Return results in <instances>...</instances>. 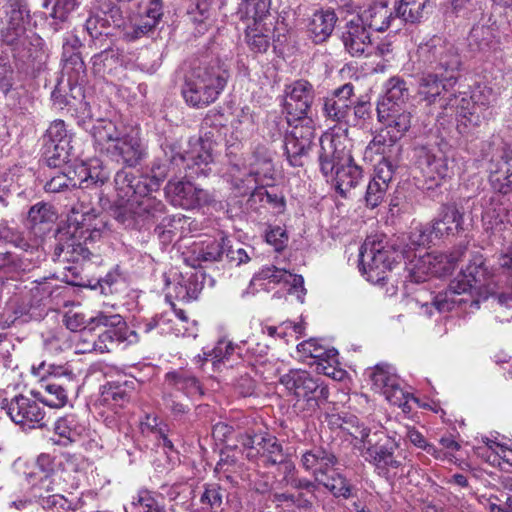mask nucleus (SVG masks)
<instances>
[{
  "instance_id": "nucleus-61",
  "label": "nucleus",
  "mask_w": 512,
  "mask_h": 512,
  "mask_svg": "<svg viewBox=\"0 0 512 512\" xmlns=\"http://www.w3.org/2000/svg\"><path fill=\"white\" fill-rule=\"evenodd\" d=\"M318 483L322 484L336 497L349 498L351 495L350 484L346 478L340 474L332 475L330 477L328 475L324 478L323 482Z\"/></svg>"
},
{
  "instance_id": "nucleus-10",
  "label": "nucleus",
  "mask_w": 512,
  "mask_h": 512,
  "mask_svg": "<svg viewBox=\"0 0 512 512\" xmlns=\"http://www.w3.org/2000/svg\"><path fill=\"white\" fill-rule=\"evenodd\" d=\"M418 60L425 69L438 73L441 77L457 76L462 59L458 49L441 37L434 36L421 44L417 50Z\"/></svg>"
},
{
  "instance_id": "nucleus-24",
  "label": "nucleus",
  "mask_w": 512,
  "mask_h": 512,
  "mask_svg": "<svg viewBox=\"0 0 512 512\" xmlns=\"http://www.w3.org/2000/svg\"><path fill=\"white\" fill-rule=\"evenodd\" d=\"M209 127H211V119L205 118L202 123L203 134L198 139L189 142L190 149L186 154L192 165L207 166L213 161V148L219 137V130L205 131Z\"/></svg>"
},
{
  "instance_id": "nucleus-8",
  "label": "nucleus",
  "mask_w": 512,
  "mask_h": 512,
  "mask_svg": "<svg viewBox=\"0 0 512 512\" xmlns=\"http://www.w3.org/2000/svg\"><path fill=\"white\" fill-rule=\"evenodd\" d=\"M280 383L295 398L294 406L308 414L314 413L329 397L328 387L306 370L291 369L280 377Z\"/></svg>"
},
{
  "instance_id": "nucleus-46",
  "label": "nucleus",
  "mask_w": 512,
  "mask_h": 512,
  "mask_svg": "<svg viewBox=\"0 0 512 512\" xmlns=\"http://www.w3.org/2000/svg\"><path fill=\"white\" fill-rule=\"evenodd\" d=\"M430 0H396V16L408 23L419 22L425 15Z\"/></svg>"
},
{
  "instance_id": "nucleus-7",
  "label": "nucleus",
  "mask_w": 512,
  "mask_h": 512,
  "mask_svg": "<svg viewBox=\"0 0 512 512\" xmlns=\"http://www.w3.org/2000/svg\"><path fill=\"white\" fill-rule=\"evenodd\" d=\"M90 220L91 215L88 211L79 213L75 209L72 210L66 230L60 233L59 255L63 254L66 260L73 262L90 257L88 244L100 239L102 234L96 225L92 227Z\"/></svg>"
},
{
  "instance_id": "nucleus-14",
  "label": "nucleus",
  "mask_w": 512,
  "mask_h": 512,
  "mask_svg": "<svg viewBox=\"0 0 512 512\" xmlns=\"http://www.w3.org/2000/svg\"><path fill=\"white\" fill-rule=\"evenodd\" d=\"M0 405L11 421L23 429L41 428L45 425V410L32 397L19 394L10 400L3 399Z\"/></svg>"
},
{
  "instance_id": "nucleus-30",
  "label": "nucleus",
  "mask_w": 512,
  "mask_h": 512,
  "mask_svg": "<svg viewBox=\"0 0 512 512\" xmlns=\"http://www.w3.org/2000/svg\"><path fill=\"white\" fill-rule=\"evenodd\" d=\"M457 79V76L441 77L426 69L419 80V95L428 105L437 104L447 89L455 86Z\"/></svg>"
},
{
  "instance_id": "nucleus-18",
  "label": "nucleus",
  "mask_w": 512,
  "mask_h": 512,
  "mask_svg": "<svg viewBox=\"0 0 512 512\" xmlns=\"http://www.w3.org/2000/svg\"><path fill=\"white\" fill-rule=\"evenodd\" d=\"M373 389L385 396L392 405L406 407L409 395L400 385V379L389 365H376L370 374Z\"/></svg>"
},
{
  "instance_id": "nucleus-3",
  "label": "nucleus",
  "mask_w": 512,
  "mask_h": 512,
  "mask_svg": "<svg viewBox=\"0 0 512 512\" xmlns=\"http://www.w3.org/2000/svg\"><path fill=\"white\" fill-rule=\"evenodd\" d=\"M350 140L341 134H325L320 138L319 164L322 173L334 178L336 189L346 196L362 178L349 148Z\"/></svg>"
},
{
  "instance_id": "nucleus-42",
  "label": "nucleus",
  "mask_w": 512,
  "mask_h": 512,
  "mask_svg": "<svg viewBox=\"0 0 512 512\" xmlns=\"http://www.w3.org/2000/svg\"><path fill=\"white\" fill-rule=\"evenodd\" d=\"M230 184L239 196L251 195L253 190L258 189L260 185H270L249 170L242 172L238 165H233L230 170Z\"/></svg>"
},
{
  "instance_id": "nucleus-62",
  "label": "nucleus",
  "mask_w": 512,
  "mask_h": 512,
  "mask_svg": "<svg viewBox=\"0 0 512 512\" xmlns=\"http://www.w3.org/2000/svg\"><path fill=\"white\" fill-rule=\"evenodd\" d=\"M73 171H68L67 173H61L54 177H52L48 182H46L44 188L46 192L50 193H58L70 187H77V180L75 175H71Z\"/></svg>"
},
{
  "instance_id": "nucleus-9",
  "label": "nucleus",
  "mask_w": 512,
  "mask_h": 512,
  "mask_svg": "<svg viewBox=\"0 0 512 512\" xmlns=\"http://www.w3.org/2000/svg\"><path fill=\"white\" fill-rule=\"evenodd\" d=\"M399 257V253L383 237L368 236L359 252L360 271L369 282L383 283Z\"/></svg>"
},
{
  "instance_id": "nucleus-38",
  "label": "nucleus",
  "mask_w": 512,
  "mask_h": 512,
  "mask_svg": "<svg viewBox=\"0 0 512 512\" xmlns=\"http://www.w3.org/2000/svg\"><path fill=\"white\" fill-rule=\"evenodd\" d=\"M164 387L165 391L176 390L187 396L202 394L198 379L183 369L167 372L164 377Z\"/></svg>"
},
{
  "instance_id": "nucleus-19",
  "label": "nucleus",
  "mask_w": 512,
  "mask_h": 512,
  "mask_svg": "<svg viewBox=\"0 0 512 512\" xmlns=\"http://www.w3.org/2000/svg\"><path fill=\"white\" fill-rule=\"evenodd\" d=\"M416 164L426 180L431 182L429 188L439 186L444 179L452 174L448 158L439 150L434 152L427 147L417 148Z\"/></svg>"
},
{
  "instance_id": "nucleus-53",
  "label": "nucleus",
  "mask_w": 512,
  "mask_h": 512,
  "mask_svg": "<svg viewBox=\"0 0 512 512\" xmlns=\"http://www.w3.org/2000/svg\"><path fill=\"white\" fill-rule=\"evenodd\" d=\"M257 454H260L264 463L269 465L280 464L285 459L282 445L276 437L269 434L264 435L263 439L259 442Z\"/></svg>"
},
{
  "instance_id": "nucleus-5",
  "label": "nucleus",
  "mask_w": 512,
  "mask_h": 512,
  "mask_svg": "<svg viewBox=\"0 0 512 512\" xmlns=\"http://www.w3.org/2000/svg\"><path fill=\"white\" fill-rule=\"evenodd\" d=\"M4 9L6 26L0 31L2 41L12 48L15 58L22 61L34 58L41 38L32 30L27 0H8Z\"/></svg>"
},
{
  "instance_id": "nucleus-2",
  "label": "nucleus",
  "mask_w": 512,
  "mask_h": 512,
  "mask_svg": "<svg viewBox=\"0 0 512 512\" xmlns=\"http://www.w3.org/2000/svg\"><path fill=\"white\" fill-rule=\"evenodd\" d=\"M116 199L113 217L127 228H135L149 219H157L165 205L150 195L147 177L136 178L127 170H119L114 177Z\"/></svg>"
},
{
  "instance_id": "nucleus-4",
  "label": "nucleus",
  "mask_w": 512,
  "mask_h": 512,
  "mask_svg": "<svg viewBox=\"0 0 512 512\" xmlns=\"http://www.w3.org/2000/svg\"><path fill=\"white\" fill-rule=\"evenodd\" d=\"M90 133L96 150L118 163L135 167L146 155L138 132L131 130L122 133L111 120H96Z\"/></svg>"
},
{
  "instance_id": "nucleus-45",
  "label": "nucleus",
  "mask_w": 512,
  "mask_h": 512,
  "mask_svg": "<svg viewBox=\"0 0 512 512\" xmlns=\"http://www.w3.org/2000/svg\"><path fill=\"white\" fill-rule=\"evenodd\" d=\"M55 433L66 443L78 441L86 432V426L74 414H67L54 423Z\"/></svg>"
},
{
  "instance_id": "nucleus-6",
  "label": "nucleus",
  "mask_w": 512,
  "mask_h": 512,
  "mask_svg": "<svg viewBox=\"0 0 512 512\" xmlns=\"http://www.w3.org/2000/svg\"><path fill=\"white\" fill-rule=\"evenodd\" d=\"M228 78V70L219 60L202 62L186 75L182 95L189 106L204 108L218 99Z\"/></svg>"
},
{
  "instance_id": "nucleus-26",
  "label": "nucleus",
  "mask_w": 512,
  "mask_h": 512,
  "mask_svg": "<svg viewBox=\"0 0 512 512\" xmlns=\"http://www.w3.org/2000/svg\"><path fill=\"white\" fill-rule=\"evenodd\" d=\"M56 218V212L48 203L38 202L31 206L26 221L29 234L33 235L30 241L36 242L37 247L41 248L43 236L50 231Z\"/></svg>"
},
{
  "instance_id": "nucleus-35",
  "label": "nucleus",
  "mask_w": 512,
  "mask_h": 512,
  "mask_svg": "<svg viewBox=\"0 0 512 512\" xmlns=\"http://www.w3.org/2000/svg\"><path fill=\"white\" fill-rule=\"evenodd\" d=\"M337 20L336 13L331 9L314 12L307 26L309 37L316 44L325 42L331 36Z\"/></svg>"
},
{
  "instance_id": "nucleus-23",
  "label": "nucleus",
  "mask_w": 512,
  "mask_h": 512,
  "mask_svg": "<svg viewBox=\"0 0 512 512\" xmlns=\"http://www.w3.org/2000/svg\"><path fill=\"white\" fill-rule=\"evenodd\" d=\"M345 50L353 57L369 55L371 49L370 30L358 17H352L345 24L341 36Z\"/></svg>"
},
{
  "instance_id": "nucleus-34",
  "label": "nucleus",
  "mask_w": 512,
  "mask_h": 512,
  "mask_svg": "<svg viewBox=\"0 0 512 512\" xmlns=\"http://www.w3.org/2000/svg\"><path fill=\"white\" fill-rule=\"evenodd\" d=\"M369 29L377 32H384L390 28L393 21L398 17L395 14V7L389 8L384 1H375L368 8L356 15Z\"/></svg>"
},
{
  "instance_id": "nucleus-52",
  "label": "nucleus",
  "mask_w": 512,
  "mask_h": 512,
  "mask_svg": "<svg viewBox=\"0 0 512 512\" xmlns=\"http://www.w3.org/2000/svg\"><path fill=\"white\" fill-rule=\"evenodd\" d=\"M266 186L267 185H260L258 189L253 190L248 199V204L255 209L268 205L278 212L282 211L285 207L284 197L268 191Z\"/></svg>"
},
{
  "instance_id": "nucleus-22",
  "label": "nucleus",
  "mask_w": 512,
  "mask_h": 512,
  "mask_svg": "<svg viewBox=\"0 0 512 512\" xmlns=\"http://www.w3.org/2000/svg\"><path fill=\"white\" fill-rule=\"evenodd\" d=\"M164 158L157 159L153 162L151 167V175L146 176L148 178L149 192L155 191L159 188L160 184L167 178L168 172L171 167H179L185 165L191 169L193 165L187 154H182L176 145H166L163 148Z\"/></svg>"
},
{
  "instance_id": "nucleus-57",
  "label": "nucleus",
  "mask_w": 512,
  "mask_h": 512,
  "mask_svg": "<svg viewBox=\"0 0 512 512\" xmlns=\"http://www.w3.org/2000/svg\"><path fill=\"white\" fill-rule=\"evenodd\" d=\"M236 346L227 340H219L216 346L208 352H203L204 361H212L214 367L229 360L233 355Z\"/></svg>"
},
{
  "instance_id": "nucleus-39",
  "label": "nucleus",
  "mask_w": 512,
  "mask_h": 512,
  "mask_svg": "<svg viewBox=\"0 0 512 512\" xmlns=\"http://www.w3.org/2000/svg\"><path fill=\"white\" fill-rule=\"evenodd\" d=\"M73 174L77 180V187L82 189L91 186H102L109 179L108 171L98 161L76 165Z\"/></svg>"
},
{
  "instance_id": "nucleus-25",
  "label": "nucleus",
  "mask_w": 512,
  "mask_h": 512,
  "mask_svg": "<svg viewBox=\"0 0 512 512\" xmlns=\"http://www.w3.org/2000/svg\"><path fill=\"white\" fill-rule=\"evenodd\" d=\"M470 100L469 115H464V126H472V130L479 127L491 114L489 105L495 100L493 90L485 85H475L468 95Z\"/></svg>"
},
{
  "instance_id": "nucleus-59",
  "label": "nucleus",
  "mask_w": 512,
  "mask_h": 512,
  "mask_svg": "<svg viewBox=\"0 0 512 512\" xmlns=\"http://www.w3.org/2000/svg\"><path fill=\"white\" fill-rule=\"evenodd\" d=\"M254 26L247 27L246 42L252 51L256 53L266 52L270 45V37L259 28V24Z\"/></svg>"
},
{
  "instance_id": "nucleus-64",
  "label": "nucleus",
  "mask_w": 512,
  "mask_h": 512,
  "mask_svg": "<svg viewBox=\"0 0 512 512\" xmlns=\"http://www.w3.org/2000/svg\"><path fill=\"white\" fill-rule=\"evenodd\" d=\"M387 189L388 188L384 186L383 183L371 179L365 193L366 205L370 208L377 207L383 201Z\"/></svg>"
},
{
  "instance_id": "nucleus-29",
  "label": "nucleus",
  "mask_w": 512,
  "mask_h": 512,
  "mask_svg": "<svg viewBox=\"0 0 512 512\" xmlns=\"http://www.w3.org/2000/svg\"><path fill=\"white\" fill-rule=\"evenodd\" d=\"M336 463V456L322 447H313L301 456L302 467L314 476L315 482H323Z\"/></svg>"
},
{
  "instance_id": "nucleus-20",
  "label": "nucleus",
  "mask_w": 512,
  "mask_h": 512,
  "mask_svg": "<svg viewBox=\"0 0 512 512\" xmlns=\"http://www.w3.org/2000/svg\"><path fill=\"white\" fill-rule=\"evenodd\" d=\"M315 137V129L311 117L304 118V123H297L286 135L284 141L285 153L293 166H300L301 157L311 148Z\"/></svg>"
},
{
  "instance_id": "nucleus-27",
  "label": "nucleus",
  "mask_w": 512,
  "mask_h": 512,
  "mask_svg": "<svg viewBox=\"0 0 512 512\" xmlns=\"http://www.w3.org/2000/svg\"><path fill=\"white\" fill-rule=\"evenodd\" d=\"M464 214L455 203L442 204L431 221V232L436 238L458 234L463 230Z\"/></svg>"
},
{
  "instance_id": "nucleus-15",
  "label": "nucleus",
  "mask_w": 512,
  "mask_h": 512,
  "mask_svg": "<svg viewBox=\"0 0 512 512\" xmlns=\"http://www.w3.org/2000/svg\"><path fill=\"white\" fill-rule=\"evenodd\" d=\"M284 109L288 114L287 121L304 123V118L309 115L315 98L313 85L303 79L292 82L285 88Z\"/></svg>"
},
{
  "instance_id": "nucleus-41",
  "label": "nucleus",
  "mask_w": 512,
  "mask_h": 512,
  "mask_svg": "<svg viewBox=\"0 0 512 512\" xmlns=\"http://www.w3.org/2000/svg\"><path fill=\"white\" fill-rule=\"evenodd\" d=\"M467 40L468 46L473 52H487L494 49L498 44L495 29L484 24L474 25Z\"/></svg>"
},
{
  "instance_id": "nucleus-21",
  "label": "nucleus",
  "mask_w": 512,
  "mask_h": 512,
  "mask_svg": "<svg viewBox=\"0 0 512 512\" xmlns=\"http://www.w3.org/2000/svg\"><path fill=\"white\" fill-rule=\"evenodd\" d=\"M165 191L173 205L184 209L207 205L212 201V196L208 191L198 188L188 181L170 180Z\"/></svg>"
},
{
  "instance_id": "nucleus-12",
  "label": "nucleus",
  "mask_w": 512,
  "mask_h": 512,
  "mask_svg": "<svg viewBox=\"0 0 512 512\" xmlns=\"http://www.w3.org/2000/svg\"><path fill=\"white\" fill-rule=\"evenodd\" d=\"M377 114L385 129L373 138L368 147L378 154H385L386 148L393 146L409 130L411 114L403 107L388 108L387 104H378Z\"/></svg>"
},
{
  "instance_id": "nucleus-1",
  "label": "nucleus",
  "mask_w": 512,
  "mask_h": 512,
  "mask_svg": "<svg viewBox=\"0 0 512 512\" xmlns=\"http://www.w3.org/2000/svg\"><path fill=\"white\" fill-rule=\"evenodd\" d=\"M81 460L73 454L59 457L41 453L35 460V470L25 474L37 503L49 512L77 511L82 507L78 497H66L61 492L78 487Z\"/></svg>"
},
{
  "instance_id": "nucleus-16",
  "label": "nucleus",
  "mask_w": 512,
  "mask_h": 512,
  "mask_svg": "<svg viewBox=\"0 0 512 512\" xmlns=\"http://www.w3.org/2000/svg\"><path fill=\"white\" fill-rule=\"evenodd\" d=\"M399 445L395 439L381 433L375 444L370 443L363 452L367 461L375 466L380 475L388 477L390 471L397 470L403 465L405 455H395Z\"/></svg>"
},
{
  "instance_id": "nucleus-28",
  "label": "nucleus",
  "mask_w": 512,
  "mask_h": 512,
  "mask_svg": "<svg viewBox=\"0 0 512 512\" xmlns=\"http://www.w3.org/2000/svg\"><path fill=\"white\" fill-rule=\"evenodd\" d=\"M353 96L354 86L351 83H345L335 89L330 97L324 99V116L334 122L344 120L354 105Z\"/></svg>"
},
{
  "instance_id": "nucleus-36",
  "label": "nucleus",
  "mask_w": 512,
  "mask_h": 512,
  "mask_svg": "<svg viewBox=\"0 0 512 512\" xmlns=\"http://www.w3.org/2000/svg\"><path fill=\"white\" fill-rule=\"evenodd\" d=\"M468 286L469 284L453 280L447 290L439 292L433 298V306L440 313L451 311L455 306L466 304L471 306V299H469L466 292Z\"/></svg>"
},
{
  "instance_id": "nucleus-49",
  "label": "nucleus",
  "mask_w": 512,
  "mask_h": 512,
  "mask_svg": "<svg viewBox=\"0 0 512 512\" xmlns=\"http://www.w3.org/2000/svg\"><path fill=\"white\" fill-rule=\"evenodd\" d=\"M385 88V96L379 104H387L388 108L402 107L409 98L407 83L399 77L390 78Z\"/></svg>"
},
{
  "instance_id": "nucleus-58",
  "label": "nucleus",
  "mask_w": 512,
  "mask_h": 512,
  "mask_svg": "<svg viewBox=\"0 0 512 512\" xmlns=\"http://www.w3.org/2000/svg\"><path fill=\"white\" fill-rule=\"evenodd\" d=\"M44 154L50 167H58L69 160L71 146L69 144L45 143Z\"/></svg>"
},
{
  "instance_id": "nucleus-13",
  "label": "nucleus",
  "mask_w": 512,
  "mask_h": 512,
  "mask_svg": "<svg viewBox=\"0 0 512 512\" xmlns=\"http://www.w3.org/2000/svg\"><path fill=\"white\" fill-rule=\"evenodd\" d=\"M465 251V246H457L449 254L433 252L419 256L409 264L408 271L411 280L420 283L426 281L430 276L450 275L464 256Z\"/></svg>"
},
{
  "instance_id": "nucleus-17",
  "label": "nucleus",
  "mask_w": 512,
  "mask_h": 512,
  "mask_svg": "<svg viewBox=\"0 0 512 512\" xmlns=\"http://www.w3.org/2000/svg\"><path fill=\"white\" fill-rule=\"evenodd\" d=\"M89 326L90 330L105 328L94 342L95 349L100 352H108L115 344L123 343L127 339L121 330L125 328V321L119 314L107 315L100 312L89 319Z\"/></svg>"
},
{
  "instance_id": "nucleus-37",
  "label": "nucleus",
  "mask_w": 512,
  "mask_h": 512,
  "mask_svg": "<svg viewBox=\"0 0 512 512\" xmlns=\"http://www.w3.org/2000/svg\"><path fill=\"white\" fill-rule=\"evenodd\" d=\"M246 168L269 184L274 180L272 154L265 145L259 144L254 147L251 156L246 161Z\"/></svg>"
},
{
  "instance_id": "nucleus-55",
  "label": "nucleus",
  "mask_w": 512,
  "mask_h": 512,
  "mask_svg": "<svg viewBox=\"0 0 512 512\" xmlns=\"http://www.w3.org/2000/svg\"><path fill=\"white\" fill-rule=\"evenodd\" d=\"M229 242L231 241L228 237L220 236L218 239L203 244L198 251L197 259L209 263L221 261Z\"/></svg>"
},
{
  "instance_id": "nucleus-31",
  "label": "nucleus",
  "mask_w": 512,
  "mask_h": 512,
  "mask_svg": "<svg viewBox=\"0 0 512 512\" xmlns=\"http://www.w3.org/2000/svg\"><path fill=\"white\" fill-rule=\"evenodd\" d=\"M143 12L139 23L127 28L125 39L134 41L152 31L159 23L163 15L161 0H142Z\"/></svg>"
},
{
  "instance_id": "nucleus-11",
  "label": "nucleus",
  "mask_w": 512,
  "mask_h": 512,
  "mask_svg": "<svg viewBox=\"0 0 512 512\" xmlns=\"http://www.w3.org/2000/svg\"><path fill=\"white\" fill-rule=\"evenodd\" d=\"M484 264L482 255H474L455 281L469 284L466 292L469 299H471V307H474V309H478L480 302L487 300L489 296L496 300L498 304L508 306L512 301V296L504 293L495 294L489 289V276Z\"/></svg>"
},
{
  "instance_id": "nucleus-51",
  "label": "nucleus",
  "mask_w": 512,
  "mask_h": 512,
  "mask_svg": "<svg viewBox=\"0 0 512 512\" xmlns=\"http://www.w3.org/2000/svg\"><path fill=\"white\" fill-rule=\"evenodd\" d=\"M33 373L37 376L44 378L45 376H52V381H77L76 374L70 365H58L54 363H47L42 361L38 366L32 367Z\"/></svg>"
},
{
  "instance_id": "nucleus-48",
  "label": "nucleus",
  "mask_w": 512,
  "mask_h": 512,
  "mask_svg": "<svg viewBox=\"0 0 512 512\" xmlns=\"http://www.w3.org/2000/svg\"><path fill=\"white\" fill-rule=\"evenodd\" d=\"M227 493L217 483H206L203 485V491L199 496V503L203 511L218 512L223 510L224 500Z\"/></svg>"
},
{
  "instance_id": "nucleus-60",
  "label": "nucleus",
  "mask_w": 512,
  "mask_h": 512,
  "mask_svg": "<svg viewBox=\"0 0 512 512\" xmlns=\"http://www.w3.org/2000/svg\"><path fill=\"white\" fill-rule=\"evenodd\" d=\"M297 350L307 357L319 360H326L336 356V350H326L316 340L310 339L297 345Z\"/></svg>"
},
{
  "instance_id": "nucleus-44",
  "label": "nucleus",
  "mask_w": 512,
  "mask_h": 512,
  "mask_svg": "<svg viewBox=\"0 0 512 512\" xmlns=\"http://www.w3.org/2000/svg\"><path fill=\"white\" fill-rule=\"evenodd\" d=\"M45 7L51 5L50 17L48 26L53 33L60 31L63 28V23L68 21L70 15L78 7L77 0H46Z\"/></svg>"
},
{
  "instance_id": "nucleus-32",
  "label": "nucleus",
  "mask_w": 512,
  "mask_h": 512,
  "mask_svg": "<svg viewBox=\"0 0 512 512\" xmlns=\"http://www.w3.org/2000/svg\"><path fill=\"white\" fill-rule=\"evenodd\" d=\"M40 264L39 253L36 256H28V253H13L8 246L0 244V271L15 278L32 271Z\"/></svg>"
},
{
  "instance_id": "nucleus-54",
  "label": "nucleus",
  "mask_w": 512,
  "mask_h": 512,
  "mask_svg": "<svg viewBox=\"0 0 512 512\" xmlns=\"http://www.w3.org/2000/svg\"><path fill=\"white\" fill-rule=\"evenodd\" d=\"M271 0H245L239 8L241 19H252L258 25L269 13Z\"/></svg>"
},
{
  "instance_id": "nucleus-56",
  "label": "nucleus",
  "mask_w": 512,
  "mask_h": 512,
  "mask_svg": "<svg viewBox=\"0 0 512 512\" xmlns=\"http://www.w3.org/2000/svg\"><path fill=\"white\" fill-rule=\"evenodd\" d=\"M232 127L236 133L237 140L245 139L256 128L255 114L248 107L242 108L232 122Z\"/></svg>"
},
{
  "instance_id": "nucleus-33",
  "label": "nucleus",
  "mask_w": 512,
  "mask_h": 512,
  "mask_svg": "<svg viewBox=\"0 0 512 512\" xmlns=\"http://www.w3.org/2000/svg\"><path fill=\"white\" fill-rule=\"evenodd\" d=\"M470 100L467 92H455L453 88H448L444 95L439 98L437 105L444 113H455L457 115V129L461 134H468L472 131V126H464L462 120L464 115H469Z\"/></svg>"
},
{
  "instance_id": "nucleus-40",
  "label": "nucleus",
  "mask_w": 512,
  "mask_h": 512,
  "mask_svg": "<svg viewBox=\"0 0 512 512\" xmlns=\"http://www.w3.org/2000/svg\"><path fill=\"white\" fill-rule=\"evenodd\" d=\"M77 381H50L43 385L46 395H43L40 402L54 408H60L66 405L68 393L76 390Z\"/></svg>"
},
{
  "instance_id": "nucleus-50",
  "label": "nucleus",
  "mask_w": 512,
  "mask_h": 512,
  "mask_svg": "<svg viewBox=\"0 0 512 512\" xmlns=\"http://www.w3.org/2000/svg\"><path fill=\"white\" fill-rule=\"evenodd\" d=\"M63 49V72L68 75L69 83L78 84L79 82H82L85 77L86 68L84 61L78 52H72L70 55H67L68 42L63 44Z\"/></svg>"
},
{
  "instance_id": "nucleus-43",
  "label": "nucleus",
  "mask_w": 512,
  "mask_h": 512,
  "mask_svg": "<svg viewBox=\"0 0 512 512\" xmlns=\"http://www.w3.org/2000/svg\"><path fill=\"white\" fill-rule=\"evenodd\" d=\"M9 243L22 249V253H28L29 257L36 256L39 253L40 262L44 259V252L41 248L37 247L36 242L25 239L20 232L9 227L6 223H0V244L7 246Z\"/></svg>"
},
{
  "instance_id": "nucleus-63",
  "label": "nucleus",
  "mask_w": 512,
  "mask_h": 512,
  "mask_svg": "<svg viewBox=\"0 0 512 512\" xmlns=\"http://www.w3.org/2000/svg\"><path fill=\"white\" fill-rule=\"evenodd\" d=\"M288 277H291V273L285 269L277 268L276 266H268L262 268L257 274L254 275L251 280L252 284L257 281L268 280L272 283L288 282Z\"/></svg>"
},
{
  "instance_id": "nucleus-47",
  "label": "nucleus",
  "mask_w": 512,
  "mask_h": 512,
  "mask_svg": "<svg viewBox=\"0 0 512 512\" xmlns=\"http://www.w3.org/2000/svg\"><path fill=\"white\" fill-rule=\"evenodd\" d=\"M133 381H115L109 382L103 387L102 399L106 403L115 406H123L131 398L134 390Z\"/></svg>"
}]
</instances>
